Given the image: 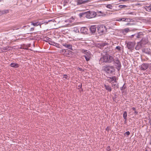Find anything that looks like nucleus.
I'll list each match as a JSON object with an SVG mask.
<instances>
[{
	"label": "nucleus",
	"instance_id": "obj_24",
	"mask_svg": "<svg viewBox=\"0 0 151 151\" xmlns=\"http://www.w3.org/2000/svg\"><path fill=\"white\" fill-rule=\"evenodd\" d=\"M127 112L125 111L124 112L123 114V117L124 119L126 120H127Z\"/></svg>",
	"mask_w": 151,
	"mask_h": 151
},
{
	"label": "nucleus",
	"instance_id": "obj_15",
	"mask_svg": "<svg viewBox=\"0 0 151 151\" xmlns=\"http://www.w3.org/2000/svg\"><path fill=\"white\" fill-rule=\"evenodd\" d=\"M104 87L106 89L110 92L112 90V88L108 84H104Z\"/></svg>",
	"mask_w": 151,
	"mask_h": 151
},
{
	"label": "nucleus",
	"instance_id": "obj_40",
	"mask_svg": "<svg viewBox=\"0 0 151 151\" xmlns=\"http://www.w3.org/2000/svg\"><path fill=\"white\" fill-rule=\"evenodd\" d=\"M122 21L124 22V21H126V18H122Z\"/></svg>",
	"mask_w": 151,
	"mask_h": 151
},
{
	"label": "nucleus",
	"instance_id": "obj_45",
	"mask_svg": "<svg viewBox=\"0 0 151 151\" xmlns=\"http://www.w3.org/2000/svg\"><path fill=\"white\" fill-rule=\"evenodd\" d=\"M134 113H135L136 114H137V111H136V110H135L134 111Z\"/></svg>",
	"mask_w": 151,
	"mask_h": 151
},
{
	"label": "nucleus",
	"instance_id": "obj_6",
	"mask_svg": "<svg viewBox=\"0 0 151 151\" xmlns=\"http://www.w3.org/2000/svg\"><path fill=\"white\" fill-rule=\"evenodd\" d=\"M88 0H77L76 2L77 5H80L83 4H84L88 2Z\"/></svg>",
	"mask_w": 151,
	"mask_h": 151
},
{
	"label": "nucleus",
	"instance_id": "obj_43",
	"mask_svg": "<svg viewBox=\"0 0 151 151\" xmlns=\"http://www.w3.org/2000/svg\"><path fill=\"white\" fill-rule=\"evenodd\" d=\"M20 28V27H16L15 28H14L13 29V30H15V29H19Z\"/></svg>",
	"mask_w": 151,
	"mask_h": 151
},
{
	"label": "nucleus",
	"instance_id": "obj_23",
	"mask_svg": "<svg viewBox=\"0 0 151 151\" xmlns=\"http://www.w3.org/2000/svg\"><path fill=\"white\" fill-rule=\"evenodd\" d=\"M8 11L7 10H3V11H0V16L2 15V14L7 13L8 12Z\"/></svg>",
	"mask_w": 151,
	"mask_h": 151
},
{
	"label": "nucleus",
	"instance_id": "obj_36",
	"mask_svg": "<svg viewBox=\"0 0 151 151\" xmlns=\"http://www.w3.org/2000/svg\"><path fill=\"white\" fill-rule=\"evenodd\" d=\"M122 18H119L117 19L116 20L120 22L122 21Z\"/></svg>",
	"mask_w": 151,
	"mask_h": 151
},
{
	"label": "nucleus",
	"instance_id": "obj_5",
	"mask_svg": "<svg viewBox=\"0 0 151 151\" xmlns=\"http://www.w3.org/2000/svg\"><path fill=\"white\" fill-rule=\"evenodd\" d=\"M96 15V13L92 11H88L86 12V18H91L95 17Z\"/></svg>",
	"mask_w": 151,
	"mask_h": 151
},
{
	"label": "nucleus",
	"instance_id": "obj_32",
	"mask_svg": "<svg viewBox=\"0 0 151 151\" xmlns=\"http://www.w3.org/2000/svg\"><path fill=\"white\" fill-rule=\"evenodd\" d=\"M124 85H123V86H122V87H121V88H120V89H121V90H124V89H125V87H124Z\"/></svg>",
	"mask_w": 151,
	"mask_h": 151
},
{
	"label": "nucleus",
	"instance_id": "obj_46",
	"mask_svg": "<svg viewBox=\"0 0 151 151\" xmlns=\"http://www.w3.org/2000/svg\"><path fill=\"white\" fill-rule=\"evenodd\" d=\"M128 0H122V1H127Z\"/></svg>",
	"mask_w": 151,
	"mask_h": 151
},
{
	"label": "nucleus",
	"instance_id": "obj_29",
	"mask_svg": "<svg viewBox=\"0 0 151 151\" xmlns=\"http://www.w3.org/2000/svg\"><path fill=\"white\" fill-rule=\"evenodd\" d=\"M116 49L117 50H118L120 51L121 50V47L119 46H117L116 47Z\"/></svg>",
	"mask_w": 151,
	"mask_h": 151
},
{
	"label": "nucleus",
	"instance_id": "obj_21",
	"mask_svg": "<svg viewBox=\"0 0 151 151\" xmlns=\"http://www.w3.org/2000/svg\"><path fill=\"white\" fill-rule=\"evenodd\" d=\"M130 31L129 29L128 28H125L122 30V32L123 33L125 34L127 33Z\"/></svg>",
	"mask_w": 151,
	"mask_h": 151
},
{
	"label": "nucleus",
	"instance_id": "obj_3",
	"mask_svg": "<svg viewBox=\"0 0 151 151\" xmlns=\"http://www.w3.org/2000/svg\"><path fill=\"white\" fill-rule=\"evenodd\" d=\"M81 52L85 54L84 57L86 61H88L90 60L91 58V53L90 51L82 49L81 50Z\"/></svg>",
	"mask_w": 151,
	"mask_h": 151
},
{
	"label": "nucleus",
	"instance_id": "obj_13",
	"mask_svg": "<svg viewBox=\"0 0 151 151\" xmlns=\"http://www.w3.org/2000/svg\"><path fill=\"white\" fill-rule=\"evenodd\" d=\"M62 45L65 47L67 48L68 49H69L70 50H73V49L72 48V45L69 44H67L66 43L64 44L63 43L62 44Z\"/></svg>",
	"mask_w": 151,
	"mask_h": 151
},
{
	"label": "nucleus",
	"instance_id": "obj_12",
	"mask_svg": "<svg viewBox=\"0 0 151 151\" xmlns=\"http://www.w3.org/2000/svg\"><path fill=\"white\" fill-rule=\"evenodd\" d=\"M143 52L148 54H151V50L150 49L147 48L144 49L142 50Z\"/></svg>",
	"mask_w": 151,
	"mask_h": 151
},
{
	"label": "nucleus",
	"instance_id": "obj_30",
	"mask_svg": "<svg viewBox=\"0 0 151 151\" xmlns=\"http://www.w3.org/2000/svg\"><path fill=\"white\" fill-rule=\"evenodd\" d=\"M114 88H118L119 87V85L118 84H114Z\"/></svg>",
	"mask_w": 151,
	"mask_h": 151
},
{
	"label": "nucleus",
	"instance_id": "obj_44",
	"mask_svg": "<svg viewBox=\"0 0 151 151\" xmlns=\"http://www.w3.org/2000/svg\"><path fill=\"white\" fill-rule=\"evenodd\" d=\"M132 109H133V110L135 111L136 110L135 108L134 107H132Z\"/></svg>",
	"mask_w": 151,
	"mask_h": 151
},
{
	"label": "nucleus",
	"instance_id": "obj_47",
	"mask_svg": "<svg viewBox=\"0 0 151 151\" xmlns=\"http://www.w3.org/2000/svg\"><path fill=\"white\" fill-rule=\"evenodd\" d=\"M109 147H107V150H109Z\"/></svg>",
	"mask_w": 151,
	"mask_h": 151
},
{
	"label": "nucleus",
	"instance_id": "obj_4",
	"mask_svg": "<svg viewBox=\"0 0 151 151\" xmlns=\"http://www.w3.org/2000/svg\"><path fill=\"white\" fill-rule=\"evenodd\" d=\"M97 31L100 35H102L106 30V27L103 25H100L97 27Z\"/></svg>",
	"mask_w": 151,
	"mask_h": 151
},
{
	"label": "nucleus",
	"instance_id": "obj_19",
	"mask_svg": "<svg viewBox=\"0 0 151 151\" xmlns=\"http://www.w3.org/2000/svg\"><path fill=\"white\" fill-rule=\"evenodd\" d=\"M31 24L33 25L34 26H37L38 25H40V23L39 22H31Z\"/></svg>",
	"mask_w": 151,
	"mask_h": 151
},
{
	"label": "nucleus",
	"instance_id": "obj_14",
	"mask_svg": "<svg viewBox=\"0 0 151 151\" xmlns=\"http://www.w3.org/2000/svg\"><path fill=\"white\" fill-rule=\"evenodd\" d=\"M88 29L85 27H82L81 28L80 31L81 33H86L88 31Z\"/></svg>",
	"mask_w": 151,
	"mask_h": 151
},
{
	"label": "nucleus",
	"instance_id": "obj_1",
	"mask_svg": "<svg viewBox=\"0 0 151 151\" xmlns=\"http://www.w3.org/2000/svg\"><path fill=\"white\" fill-rule=\"evenodd\" d=\"M113 61H114V63L115 64V65L116 68L119 71L121 67L120 62L118 59L114 60L113 57L108 54H106L101 57L99 60V63L101 64L104 62L109 63H111Z\"/></svg>",
	"mask_w": 151,
	"mask_h": 151
},
{
	"label": "nucleus",
	"instance_id": "obj_28",
	"mask_svg": "<svg viewBox=\"0 0 151 151\" xmlns=\"http://www.w3.org/2000/svg\"><path fill=\"white\" fill-rule=\"evenodd\" d=\"M126 22H132L133 21L132 19L129 18H126Z\"/></svg>",
	"mask_w": 151,
	"mask_h": 151
},
{
	"label": "nucleus",
	"instance_id": "obj_33",
	"mask_svg": "<svg viewBox=\"0 0 151 151\" xmlns=\"http://www.w3.org/2000/svg\"><path fill=\"white\" fill-rule=\"evenodd\" d=\"M148 67L151 70V63L148 64Z\"/></svg>",
	"mask_w": 151,
	"mask_h": 151
},
{
	"label": "nucleus",
	"instance_id": "obj_10",
	"mask_svg": "<svg viewBox=\"0 0 151 151\" xmlns=\"http://www.w3.org/2000/svg\"><path fill=\"white\" fill-rule=\"evenodd\" d=\"M148 67V64L143 63L141 65V69L143 70H146Z\"/></svg>",
	"mask_w": 151,
	"mask_h": 151
},
{
	"label": "nucleus",
	"instance_id": "obj_20",
	"mask_svg": "<svg viewBox=\"0 0 151 151\" xmlns=\"http://www.w3.org/2000/svg\"><path fill=\"white\" fill-rule=\"evenodd\" d=\"M79 15L80 17H86V12L81 13L79 14Z\"/></svg>",
	"mask_w": 151,
	"mask_h": 151
},
{
	"label": "nucleus",
	"instance_id": "obj_34",
	"mask_svg": "<svg viewBox=\"0 0 151 151\" xmlns=\"http://www.w3.org/2000/svg\"><path fill=\"white\" fill-rule=\"evenodd\" d=\"M133 24H132L131 23L128 22L126 24V25H132Z\"/></svg>",
	"mask_w": 151,
	"mask_h": 151
},
{
	"label": "nucleus",
	"instance_id": "obj_17",
	"mask_svg": "<svg viewBox=\"0 0 151 151\" xmlns=\"http://www.w3.org/2000/svg\"><path fill=\"white\" fill-rule=\"evenodd\" d=\"M143 46L142 45L140 42H138L135 47V49L137 50H139L140 48L143 47Z\"/></svg>",
	"mask_w": 151,
	"mask_h": 151
},
{
	"label": "nucleus",
	"instance_id": "obj_18",
	"mask_svg": "<svg viewBox=\"0 0 151 151\" xmlns=\"http://www.w3.org/2000/svg\"><path fill=\"white\" fill-rule=\"evenodd\" d=\"M10 65L12 67L15 68H18L19 66V65L17 63H11Z\"/></svg>",
	"mask_w": 151,
	"mask_h": 151
},
{
	"label": "nucleus",
	"instance_id": "obj_7",
	"mask_svg": "<svg viewBox=\"0 0 151 151\" xmlns=\"http://www.w3.org/2000/svg\"><path fill=\"white\" fill-rule=\"evenodd\" d=\"M117 80L116 77L115 76H113L112 77H109L108 79V81L110 83L113 81H114L115 82H116V81Z\"/></svg>",
	"mask_w": 151,
	"mask_h": 151
},
{
	"label": "nucleus",
	"instance_id": "obj_37",
	"mask_svg": "<svg viewBox=\"0 0 151 151\" xmlns=\"http://www.w3.org/2000/svg\"><path fill=\"white\" fill-rule=\"evenodd\" d=\"M68 76L67 75H63V78H67Z\"/></svg>",
	"mask_w": 151,
	"mask_h": 151
},
{
	"label": "nucleus",
	"instance_id": "obj_9",
	"mask_svg": "<svg viewBox=\"0 0 151 151\" xmlns=\"http://www.w3.org/2000/svg\"><path fill=\"white\" fill-rule=\"evenodd\" d=\"M135 36V39L141 38L142 37L143 34L141 32H139L137 34H134Z\"/></svg>",
	"mask_w": 151,
	"mask_h": 151
},
{
	"label": "nucleus",
	"instance_id": "obj_48",
	"mask_svg": "<svg viewBox=\"0 0 151 151\" xmlns=\"http://www.w3.org/2000/svg\"><path fill=\"white\" fill-rule=\"evenodd\" d=\"M27 27V26H24L23 27Z\"/></svg>",
	"mask_w": 151,
	"mask_h": 151
},
{
	"label": "nucleus",
	"instance_id": "obj_27",
	"mask_svg": "<svg viewBox=\"0 0 151 151\" xmlns=\"http://www.w3.org/2000/svg\"><path fill=\"white\" fill-rule=\"evenodd\" d=\"M106 7L108 8L111 9H112V6L111 4H109L106 5Z\"/></svg>",
	"mask_w": 151,
	"mask_h": 151
},
{
	"label": "nucleus",
	"instance_id": "obj_16",
	"mask_svg": "<svg viewBox=\"0 0 151 151\" xmlns=\"http://www.w3.org/2000/svg\"><path fill=\"white\" fill-rule=\"evenodd\" d=\"M91 31L93 33H95L96 30V26H91L90 28Z\"/></svg>",
	"mask_w": 151,
	"mask_h": 151
},
{
	"label": "nucleus",
	"instance_id": "obj_22",
	"mask_svg": "<svg viewBox=\"0 0 151 151\" xmlns=\"http://www.w3.org/2000/svg\"><path fill=\"white\" fill-rule=\"evenodd\" d=\"M145 8L147 11L151 12V5L149 6H145Z\"/></svg>",
	"mask_w": 151,
	"mask_h": 151
},
{
	"label": "nucleus",
	"instance_id": "obj_2",
	"mask_svg": "<svg viewBox=\"0 0 151 151\" xmlns=\"http://www.w3.org/2000/svg\"><path fill=\"white\" fill-rule=\"evenodd\" d=\"M104 70L107 73L111 74L115 72V69L112 66L108 65L104 67Z\"/></svg>",
	"mask_w": 151,
	"mask_h": 151
},
{
	"label": "nucleus",
	"instance_id": "obj_35",
	"mask_svg": "<svg viewBox=\"0 0 151 151\" xmlns=\"http://www.w3.org/2000/svg\"><path fill=\"white\" fill-rule=\"evenodd\" d=\"M125 134H126L127 135H128L130 134V132L129 131H127L125 133Z\"/></svg>",
	"mask_w": 151,
	"mask_h": 151
},
{
	"label": "nucleus",
	"instance_id": "obj_11",
	"mask_svg": "<svg viewBox=\"0 0 151 151\" xmlns=\"http://www.w3.org/2000/svg\"><path fill=\"white\" fill-rule=\"evenodd\" d=\"M148 42L147 39H142L140 42L144 47Z\"/></svg>",
	"mask_w": 151,
	"mask_h": 151
},
{
	"label": "nucleus",
	"instance_id": "obj_31",
	"mask_svg": "<svg viewBox=\"0 0 151 151\" xmlns=\"http://www.w3.org/2000/svg\"><path fill=\"white\" fill-rule=\"evenodd\" d=\"M126 7V6L125 5H120L119 6V7L120 8H125Z\"/></svg>",
	"mask_w": 151,
	"mask_h": 151
},
{
	"label": "nucleus",
	"instance_id": "obj_38",
	"mask_svg": "<svg viewBox=\"0 0 151 151\" xmlns=\"http://www.w3.org/2000/svg\"><path fill=\"white\" fill-rule=\"evenodd\" d=\"M127 14H133V12H127L126 13Z\"/></svg>",
	"mask_w": 151,
	"mask_h": 151
},
{
	"label": "nucleus",
	"instance_id": "obj_25",
	"mask_svg": "<svg viewBox=\"0 0 151 151\" xmlns=\"http://www.w3.org/2000/svg\"><path fill=\"white\" fill-rule=\"evenodd\" d=\"M44 40L45 41H46L47 42H50L51 40V39L50 38L48 37H45L44 38Z\"/></svg>",
	"mask_w": 151,
	"mask_h": 151
},
{
	"label": "nucleus",
	"instance_id": "obj_8",
	"mask_svg": "<svg viewBox=\"0 0 151 151\" xmlns=\"http://www.w3.org/2000/svg\"><path fill=\"white\" fill-rule=\"evenodd\" d=\"M134 46V44L132 42H129L127 44V47L129 49H132Z\"/></svg>",
	"mask_w": 151,
	"mask_h": 151
},
{
	"label": "nucleus",
	"instance_id": "obj_42",
	"mask_svg": "<svg viewBox=\"0 0 151 151\" xmlns=\"http://www.w3.org/2000/svg\"><path fill=\"white\" fill-rule=\"evenodd\" d=\"M59 45H60L59 44L56 43V45L55 46H56L57 47H58Z\"/></svg>",
	"mask_w": 151,
	"mask_h": 151
},
{
	"label": "nucleus",
	"instance_id": "obj_41",
	"mask_svg": "<svg viewBox=\"0 0 151 151\" xmlns=\"http://www.w3.org/2000/svg\"><path fill=\"white\" fill-rule=\"evenodd\" d=\"M34 30V28L32 27L30 28V31H33Z\"/></svg>",
	"mask_w": 151,
	"mask_h": 151
},
{
	"label": "nucleus",
	"instance_id": "obj_26",
	"mask_svg": "<svg viewBox=\"0 0 151 151\" xmlns=\"http://www.w3.org/2000/svg\"><path fill=\"white\" fill-rule=\"evenodd\" d=\"M49 43L50 45H53L54 46L56 45V43L52 41L51 40L49 42Z\"/></svg>",
	"mask_w": 151,
	"mask_h": 151
},
{
	"label": "nucleus",
	"instance_id": "obj_39",
	"mask_svg": "<svg viewBox=\"0 0 151 151\" xmlns=\"http://www.w3.org/2000/svg\"><path fill=\"white\" fill-rule=\"evenodd\" d=\"M133 37H134L135 38V36L134 35V34L132 35L131 36V38H132Z\"/></svg>",
	"mask_w": 151,
	"mask_h": 151
}]
</instances>
